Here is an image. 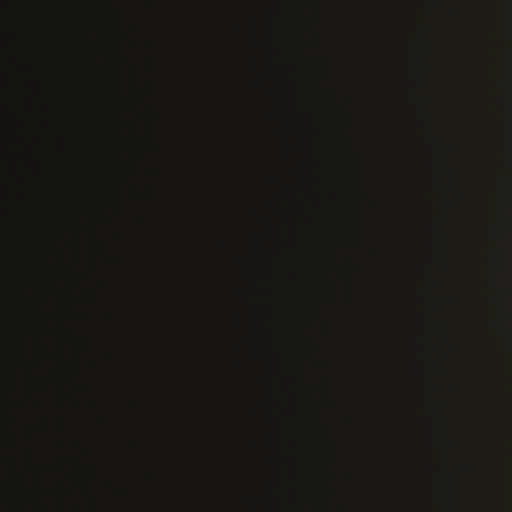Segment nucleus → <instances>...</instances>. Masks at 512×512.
<instances>
[{"instance_id": "3", "label": "nucleus", "mask_w": 512, "mask_h": 512, "mask_svg": "<svg viewBox=\"0 0 512 512\" xmlns=\"http://www.w3.org/2000/svg\"><path fill=\"white\" fill-rule=\"evenodd\" d=\"M33 430H32V427L29 425L27 427V439L30 441L33 437V434H32Z\"/></svg>"}, {"instance_id": "4", "label": "nucleus", "mask_w": 512, "mask_h": 512, "mask_svg": "<svg viewBox=\"0 0 512 512\" xmlns=\"http://www.w3.org/2000/svg\"><path fill=\"white\" fill-rule=\"evenodd\" d=\"M23 490H24V495H25V499H26V498H28V496H30V495L28 494V491H27V489H26V488H24V487H23Z\"/></svg>"}, {"instance_id": "1", "label": "nucleus", "mask_w": 512, "mask_h": 512, "mask_svg": "<svg viewBox=\"0 0 512 512\" xmlns=\"http://www.w3.org/2000/svg\"><path fill=\"white\" fill-rule=\"evenodd\" d=\"M25 454H26V462H27L28 467L35 471L36 465L34 463V453H33L32 448L27 447L25 450Z\"/></svg>"}, {"instance_id": "5", "label": "nucleus", "mask_w": 512, "mask_h": 512, "mask_svg": "<svg viewBox=\"0 0 512 512\" xmlns=\"http://www.w3.org/2000/svg\"><path fill=\"white\" fill-rule=\"evenodd\" d=\"M28 396H29V399H32V395H31V392L29 391L28 393Z\"/></svg>"}, {"instance_id": "2", "label": "nucleus", "mask_w": 512, "mask_h": 512, "mask_svg": "<svg viewBox=\"0 0 512 512\" xmlns=\"http://www.w3.org/2000/svg\"><path fill=\"white\" fill-rule=\"evenodd\" d=\"M22 361H23V365L26 368L27 375H28V378H29V382H32V380H34V377H33V374H32V369H31L32 367H31L30 363L24 358V356L22 357Z\"/></svg>"}]
</instances>
